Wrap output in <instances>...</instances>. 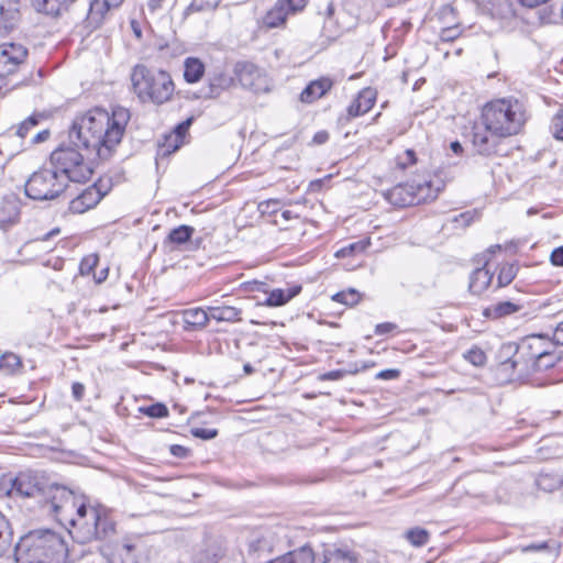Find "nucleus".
<instances>
[{
    "label": "nucleus",
    "instance_id": "nucleus-1",
    "mask_svg": "<svg viewBox=\"0 0 563 563\" xmlns=\"http://www.w3.org/2000/svg\"><path fill=\"white\" fill-rule=\"evenodd\" d=\"M130 112L126 108L115 107L112 112L95 108L77 117L69 130L70 142L106 161L121 142Z\"/></svg>",
    "mask_w": 563,
    "mask_h": 563
},
{
    "label": "nucleus",
    "instance_id": "nucleus-2",
    "mask_svg": "<svg viewBox=\"0 0 563 563\" xmlns=\"http://www.w3.org/2000/svg\"><path fill=\"white\" fill-rule=\"evenodd\" d=\"M67 556L64 538L49 529L30 531L14 548L15 563H66Z\"/></svg>",
    "mask_w": 563,
    "mask_h": 563
},
{
    "label": "nucleus",
    "instance_id": "nucleus-3",
    "mask_svg": "<svg viewBox=\"0 0 563 563\" xmlns=\"http://www.w3.org/2000/svg\"><path fill=\"white\" fill-rule=\"evenodd\" d=\"M482 121L504 137L517 135L527 121L526 108L514 98L493 100L483 108Z\"/></svg>",
    "mask_w": 563,
    "mask_h": 563
},
{
    "label": "nucleus",
    "instance_id": "nucleus-4",
    "mask_svg": "<svg viewBox=\"0 0 563 563\" xmlns=\"http://www.w3.org/2000/svg\"><path fill=\"white\" fill-rule=\"evenodd\" d=\"M131 82L134 93L142 102L159 106L169 101L175 91L174 81L167 71L142 64L133 67Z\"/></svg>",
    "mask_w": 563,
    "mask_h": 563
},
{
    "label": "nucleus",
    "instance_id": "nucleus-5",
    "mask_svg": "<svg viewBox=\"0 0 563 563\" xmlns=\"http://www.w3.org/2000/svg\"><path fill=\"white\" fill-rule=\"evenodd\" d=\"M75 528L82 543L92 540L109 541L117 534V522L100 505H81Z\"/></svg>",
    "mask_w": 563,
    "mask_h": 563
},
{
    "label": "nucleus",
    "instance_id": "nucleus-6",
    "mask_svg": "<svg viewBox=\"0 0 563 563\" xmlns=\"http://www.w3.org/2000/svg\"><path fill=\"white\" fill-rule=\"evenodd\" d=\"M84 495H77L65 486L52 484L42 499V507L53 515L60 523L77 525L78 509L81 505H89Z\"/></svg>",
    "mask_w": 563,
    "mask_h": 563
},
{
    "label": "nucleus",
    "instance_id": "nucleus-7",
    "mask_svg": "<svg viewBox=\"0 0 563 563\" xmlns=\"http://www.w3.org/2000/svg\"><path fill=\"white\" fill-rule=\"evenodd\" d=\"M51 168L59 178L67 181L82 183L90 179L92 169L85 162L82 154L73 146H59L52 152L49 157Z\"/></svg>",
    "mask_w": 563,
    "mask_h": 563
},
{
    "label": "nucleus",
    "instance_id": "nucleus-8",
    "mask_svg": "<svg viewBox=\"0 0 563 563\" xmlns=\"http://www.w3.org/2000/svg\"><path fill=\"white\" fill-rule=\"evenodd\" d=\"M66 184L51 167L34 172L25 184V195L33 200H49L64 191Z\"/></svg>",
    "mask_w": 563,
    "mask_h": 563
},
{
    "label": "nucleus",
    "instance_id": "nucleus-9",
    "mask_svg": "<svg viewBox=\"0 0 563 563\" xmlns=\"http://www.w3.org/2000/svg\"><path fill=\"white\" fill-rule=\"evenodd\" d=\"M549 344L542 335H532L522 341L521 351L525 352L523 364L536 371H545L555 365L559 357L543 349L544 344Z\"/></svg>",
    "mask_w": 563,
    "mask_h": 563
},
{
    "label": "nucleus",
    "instance_id": "nucleus-10",
    "mask_svg": "<svg viewBox=\"0 0 563 563\" xmlns=\"http://www.w3.org/2000/svg\"><path fill=\"white\" fill-rule=\"evenodd\" d=\"M146 547L139 534H125L113 542L110 563H145Z\"/></svg>",
    "mask_w": 563,
    "mask_h": 563
},
{
    "label": "nucleus",
    "instance_id": "nucleus-11",
    "mask_svg": "<svg viewBox=\"0 0 563 563\" xmlns=\"http://www.w3.org/2000/svg\"><path fill=\"white\" fill-rule=\"evenodd\" d=\"M48 486L43 476L32 471H25L20 472L11 479V488L8 493L10 496L37 498L41 504Z\"/></svg>",
    "mask_w": 563,
    "mask_h": 563
},
{
    "label": "nucleus",
    "instance_id": "nucleus-12",
    "mask_svg": "<svg viewBox=\"0 0 563 563\" xmlns=\"http://www.w3.org/2000/svg\"><path fill=\"white\" fill-rule=\"evenodd\" d=\"M234 73L241 86L254 93H266L271 90V80L265 71L252 63H238Z\"/></svg>",
    "mask_w": 563,
    "mask_h": 563
},
{
    "label": "nucleus",
    "instance_id": "nucleus-13",
    "mask_svg": "<svg viewBox=\"0 0 563 563\" xmlns=\"http://www.w3.org/2000/svg\"><path fill=\"white\" fill-rule=\"evenodd\" d=\"M503 139H505L503 135L496 134L494 131L488 129L487 124H484L483 121L474 124L472 129L473 147L483 156L497 154Z\"/></svg>",
    "mask_w": 563,
    "mask_h": 563
},
{
    "label": "nucleus",
    "instance_id": "nucleus-14",
    "mask_svg": "<svg viewBox=\"0 0 563 563\" xmlns=\"http://www.w3.org/2000/svg\"><path fill=\"white\" fill-rule=\"evenodd\" d=\"M525 352L515 342L504 343L497 353L499 369L507 374L515 372L525 373L529 371L528 364H523Z\"/></svg>",
    "mask_w": 563,
    "mask_h": 563
},
{
    "label": "nucleus",
    "instance_id": "nucleus-15",
    "mask_svg": "<svg viewBox=\"0 0 563 563\" xmlns=\"http://www.w3.org/2000/svg\"><path fill=\"white\" fill-rule=\"evenodd\" d=\"M27 49L22 44L3 43L0 45V78L14 74L24 64Z\"/></svg>",
    "mask_w": 563,
    "mask_h": 563
},
{
    "label": "nucleus",
    "instance_id": "nucleus-16",
    "mask_svg": "<svg viewBox=\"0 0 563 563\" xmlns=\"http://www.w3.org/2000/svg\"><path fill=\"white\" fill-rule=\"evenodd\" d=\"M174 324H183L185 331H199L207 327L210 311L202 308H189L174 314Z\"/></svg>",
    "mask_w": 563,
    "mask_h": 563
},
{
    "label": "nucleus",
    "instance_id": "nucleus-17",
    "mask_svg": "<svg viewBox=\"0 0 563 563\" xmlns=\"http://www.w3.org/2000/svg\"><path fill=\"white\" fill-rule=\"evenodd\" d=\"M411 185L416 205L434 200L444 188V181L438 176L422 180L412 179Z\"/></svg>",
    "mask_w": 563,
    "mask_h": 563
},
{
    "label": "nucleus",
    "instance_id": "nucleus-18",
    "mask_svg": "<svg viewBox=\"0 0 563 563\" xmlns=\"http://www.w3.org/2000/svg\"><path fill=\"white\" fill-rule=\"evenodd\" d=\"M124 0H92L90 2L89 12L87 14V23L89 26L99 27L108 12L118 9Z\"/></svg>",
    "mask_w": 563,
    "mask_h": 563
},
{
    "label": "nucleus",
    "instance_id": "nucleus-19",
    "mask_svg": "<svg viewBox=\"0 0 563 563\" xmlns=\"http://www.w3.org/2000/svg\"><path fill=\"white\" fill-rule=\"evenodd\" d=\"M247 547L250 556L261 559L272 553L275 547L274 536L268 530L253 533L249 540Z\"/></svg>",
    "mask_w": 563,
    "mask_h": 563
},
{
    "label": "nucleus",
    "instance_id": "nucleus-20",
    "mask_svg": "<svg viewBox=\"0 0 563 563\" xmlns=\"http://www.w3.org/2000/svg\"><path fill=\"white\" fill-rule=\"evenodd\" d=\"M102 196L96 185L89 186L70 201L69 210L73 213H84L96 207L102 199Z\"/></svg>",
    "mask_w": 563,
    "mask_h": 563
},
{
    "label": "nucleus",
    "instance_id": "nucleus-21",
    "mask_svg": "<svg viewBox=\"0 0 563 563\" xmlns=\"http://www.w3.org/2000/svg\"><path fill=\"white\" fill-rule=\"evenodd\" d=\"M389 203L398 208L415 206L413 187L411 180L399 184L385 194Z\"/></svg>",
    "mask_w": 563,
    "mask_h": 563
},
{
    "label": "nucleus",
    "instance_id": "nucleus-22",
    "mask_svg": "<svg viewBox=\"0 0 563 563\" xmlns=\"http://www.w3.org/2000/svg\"><path fill=\"white\" fill-rule=\"evenodd\" d=\"M376 95V90L371 87L362 89L347 108L349 117L356 118L367 113L375 104Z\"/></svg>",
    "mask_w": 563,
    "mask_h": 563
},
{
    "label": "nucleus",
    "instance_id": "nucleus-23",
    "mask_svg": "<svg viewBox=\"0 0 563 563\" xmlns=\"http://www.w3.org/2000/svg\"><path fill=\"white\" fill-rule=\"evenodd\" d=\"M333 87V80L329 77H321L310 81L300 93V101L312 103L322 98Z\"/></svg>",
    "mask_w": 563,
    "mask_h": 563
},
{
    "label": "nucleus",
    "instance_id": "nucleus-24",
    "mask_svg": "<svg viewBox=\"0 0 563 563\" xmlns=\"http://www.w3.org/2000/svg\"><path fill=\"white\" fill-rule=\"evenodd\" d=\"M224 549L216 540H210L203 543L194 553V563H218L224 555Z\"/></svg>",
    "mask_w": 563,
    "mask_h": 563
},
{
    "label": "nucleus",
    "instance_id": "nucleus-25",
    "mask_svg": "<svg viewBox=\"0 0 563 563\" xmlns=\"http://www.w3.org/2000/svg\"><path fill=\"white\" fill-rule=\"evenodd\" d=\"M20 18V0H0V31H10Z\"/></svg>",
    "mask_w": 563,
    "mask_h": 563
},
{
    "label": "nucleus",
    "instance_id": "nucleus-26",
    "mask_svg": "<svg viewBox=\"0 0 563 563\" xmlns=\"http://www.w3.org/2000/svg\"><path fill=\"white\" fill-rule=\"evenodd\" d=\"M301 291L300 285H295L292 287L282 289H273L268 292L267 297L264 301L257 302L260 306H268V307H280L286 305L289 300L296 297Z\"/></svg>",
    "mask_w": 563,
    "mask_h": 563
},
{
    "label": "nucleus",
    "instance_id": "nucleus-27",
    "mask_svg": "<svg viewBox=\"0 0 563 563\" xmlns=\"http://www.w3.org/2000/svg\"><path fill=\"white\" fill-rule=\"evenodd\" d=\"M492 279L493 273L486 266L474 269L470 276V292L476 296L482 295L490 285Z\"/></svg>",
    "mask_w": 563,
    "mask_h": 563
},
{
    "label": "nucleus",
    "instance_id": "nucleus-28",
    "mask_svg": "<svg viewBox=\"0 0 563 563\" xmlns=\"http://www.w3.org/2000/svg\"><path fill=\"white\" fill-rule=\"evenodd\" d=\"M314 553L309 545H303L299 549L290 551L276 559L269 560L266 563H313Z\"/></svg>",
    "mask_w": 563,
    "mask_h": 563
},
{
    "label": "nucleus",
    "instance_id": "nucleus-29",
    "mask_svg": "<svg viewBox=\"0 0 563 563\" xmlns=\"http://www.w3.org/2000/svg\"><path fill=\"white\" fill-rule=\"evenodd\" d=\"M521 309V305L507 300L492 303L484 309L483 314L488 319H500L514 314Z\"/></svg>",
    "mask_w": 563,
    "mask_h": 563
},
{
    "label": "nucleus",
    "instance_id": "nucleus-30",
    "mask_svg": "<svg viewBox=\"0 0 563 563\" xmlns=\"http://www.w3.org/2000/svg\"><path fill=\"white\" fill-rule=\"evenodd\" d=\"M75 0H32V4L36 11L48 15H58Z\"/></svg>",
    "mask_w": 563,
    "mask_h": 563
},
{
    "label": "nucleus",
    "instance_id": "nucleus-31",
    "mask_svg": "<svg viewBox=\"0 0 563 563\" xmlns=\"http://www.w3.org/2000/svg\"><path fill=\"white\" fill-rule=\"evenodd\" d=\"M210 318L218 322H239L241 321V310L231 307V306H222V307H209Z\"/></svg>",
    "mask_w": 563,
    "mask_h": 563
},
{
    "label": "nucleus",
    "instance_id": "nucleus-32",
    "mask_svg": "<svg viewBox=\"0 0 563 563\" xmlns=\"http://www.w3.org/2000/svg\"><path fill=\"white\" fill-rule=\"evenodd\" d=\"M288 14L289 12L284 5V2L278 0L275 5L266 13L263 21L264 24L271 29L277 27L285 23Z\"/></svg>",
    "mask_w": 563,
    "mask_h": 563
},
{
    "label": "nucleus",
    "instance_id": "nucleus-33",
    "mask_svg": "<svg viewBox=\"0 0 563 563\" xmlns=\"http://www.w3.org/2000/svg\"><path fill=\"white\" fill-rule=\"evenodd\" d=\"M194 232L195 229L186 224L174 228L165 239L164 245H183L191 239Z\"/></svg>",
    "mask_w": 563,
    "mask_h": 563
},
{
    "label": "nucleus",
    "instance_id": "nucleus-34",
    "mask_svg": "<svg viewBox=\"0 0 563 563\" xmlns=\"http://www.w3.org/2000/svg\"><path fill=\"white\" fill-rule=\"evenodd\" d=\"M205 74V65L198 58L188 57L185 60L184 78L187 82L194 84L201 79Z\"/></svg>",
    "mask_w": 563,
    "mask_h": 563
},
{
    "label": "nucleus",
    "instance_id": "nucleus-35",
    "mask_svg": "<svg viewBox=\"0 0 563 563\" xmlns=\"http://www.w3.org/2000/svg\"><path fill=\"white\" fill-rule=\"evenodd\" d=\"M220 4V0H194L183 12L184 19L196 12L207 10H216Z\"/></svg>",
    "mask_w": 563,
    "mask_h": 563
},
{
    "label": "nucleus",
    "instance_id": "nucleus-36",
    "mask_svg": "<svg viewBox=\"0 0 563 563\" xmlns=\"http://www.w3.org/2000/svg\"><path fill=\"white\" fill-rule=\"evenodd\" d=\"M406 539L412 547L420 548L429 542L430 533L423 528L416 527L406 532Z\"/></svg>",
    "mask_w": 563,
    "mask_h": 563
},
{
    "label": "nucleus",
    "instance_id": "nucleus-37",
    "mask_svg": "<svg viewBox=\"0 0 563 563\" xmlns=\"http://www.w3.org/2000/svg\"><path fill=\"white\" fill-rule=\"evenodd\" d=\"M42 119H44L43 114L33 113L15 128V135L21 139H25L30 134V131L38 125Z\"/></svg>",
    "mask_w": 563,
    "mask_h": 563
},
{
    "label": "nucleus",
    "instance_id": "nucleus-38",
    "mask_svg": "<svg viewBox=\"0 0 563 563\" xmlns=\"http://www.w3.org/2000/svg\"><path fill=\"white\" fill-rule=\"evenodd\" d=\"M518 273V267L515 264H504L500 266L497 283L498 287H505L509 285Z\"/></svg>",
    "mask_w": 563,
    "mask_h": 563
},
{
    "label": "nucleus",
    "instance_id": "nucleus-39",
    "mask_svg": "<svg viewBox=\"0 0 563 563\" xmlns=\"http://www.w3.org/2000/svg\"><path fill=\"white\" fill-rule=\"evenodd\" d=\"M361 299V295L354 288L342 290L332 296V300L345 306H354Z\"/></svg>",
    "mask_w": 563,
    "mask_h": 563
},
{
    "label": "nucleus",
    "instance_id": "nucleus-40",
    "mask_svg": "<svg viewBox=\"0 0 563 563\" xmlns=\"http://www.w3.org/2000/svg\"><path fill=\"white\" fill-rule=\"evenodd\" d=\"M371 245V242L368 239L360 240L357 242L351 243L339 251H336L335 256L336 257H346L356 253L364 252L368 246Z\"/></svg>",
    "mask_w": 563,
    "mask_h": 563
},
{
    "label": "nucleus",
    "instance_id": "nucleus-41",
    "mask_svg": "<svg viewBox=\"0 0 563 563\" xmlns=\"http://www.w3.org/2000/svg\"><path fill=\"white\" fill-rule=\"evenodd\" d=\"M183 141L178 140L177 136L167 135L165 136V141L163 144L158 147V155L161 156H167L172 153L179 150V147L183 145Z\"/></svg>",
    "mask_w": 563,
    "mask_h": 563
},
{
    "label": "nucleus",
    "instance_id": "nucleus-42",
    "mask_svg": "<svg viewBox=\"0 0 563 563\" xmlns=\"http://www.w3.org/2000/svg\"><path fill=\"white\" fill-rule=\"evenodd\" d=\"M21 366V358L14 353H4L0 357V368L7 369L9 373L15 372Z\"/></svg>",
    "mask_w": 563,
    "mask_h": 563
},
{
    "label": "nucleus",
    "instance_id": "nucleus-43",
    "mask_svg": "<svg viewBox=\"0 0 563 563\" xmlns=\"http://www.w3.org/2000/svg\"><path fill=\"white\" fill-rule=\"evenodd\" d=\"M464 358L474 366H483L487 361L485 352L478 346H473L465 352Z\"/></svg>",
    "mask_w": 563,
    "mask_h": 563
},
{
    "label": "nucleus",
    "instance_id": "nucleus-44",
    "mask_svg": "<svg viewBox=\"0 0 563 563\" xmlns=\"http://www.w3.org/2000/svg\"><path fill=\"white\" fill-rule=\"evenodd\" d=\"M140 412L151 418H165L168 416L167 407L162 402H156L147 407H140Z\"/></svg>",
    "mask_w": 563,
    "mask_h": 563
},
{
    "label": "nucleus",
    "instance_id": "nucleus-45",
    "mask_svg": "<svg viewBox=\"0 0 563 563\" xmlns=\"http://www.w3.org/2000/svg\"><path fill=\"white\" fill-rule=\"evenodd\" d=\"M551 130L555 139L563 141V108L552 119Z\"/></svg>",
    "mask_w": 563,
    "mask_h": 563
},
{
    "label": "nucleus",
    "instance_id": "nucleus-46",
    "mask_svg": "<svg viewBox=\"0 0 563 563\" xmlns=\"http://www.w3.org/2000/svg\"><path fill=\"white\" fill-rule=\"evenodd\" d=\"M461 33H462V31L459 26L444 27L441 30V33L439 36L440 42L441 43L453 42L461 35Z\"/></svg>",
    "mask_w": 563,
    "mask_h": 563
},
{
    "label": "nucleus",
    "instance_id": "nucleus-47",
    "mask_svg": "<svg viewBox=\"0 0 563 563\" xmlns=\"http://www.w3.org/2000/svg\"><path fill=\"white\" fill-rule=\"evenodd\" d=\"M191 434L195 438L202 440H211L218 435L217 429L195 428L191 430Z\"/></svg>",
    "mask_w": 563,
    "mask_h": 563
},
{
    "label": "nucleus",
    "instance_id": "nucleus-48",
    "mask_svg": "<svg viewBox=\"0 0 563 563\" xmlns=\"http://www.w3.org/2000/svg\"><path fill=\"white\" fill-rule=\"evenodd\" d=\"M192 119L189 118L179 124L176 125L174 132L170 134L172 136H177L178 140H181L184 142L185 135L191 125Z\"/></svg>",
    "mask_w": 563,
    "mask_h": 563
},
{
    "label": "nucleus",
    "instance_id": "nucleus-49",
    "mask_svg": "<svg viewBox=\"0 0 563 563\" xmlns=\"http://www.w3.org/2000/svg\"><path fill=\"white\" fill-rule=\"evenodd\" d=\"M12 542V532L0 530V556L10 549Z\"/></svg>",
    "mask_w": 563,
    "mask_h": 563
},
{
    "label": "nucleus",
    "instance_id": "nucleus-50",
    "mask_svg": "<svg viewBox=\"0 0 563 563\" xmlns=\"http://www.w3.org/2000/svg\"><path fill=\"white\" fill-rule=\"evenodd\" d=\"M284 2V5L288 10L289 13H296L298 11H301L306 4L307 0H280Z\"/></svg>",
    "mask_w": 563,
    "mask_h": 563
},
{
    "label": "nucleus",
    "instance_id": "nucleus-51",
    "mask_svg": "<svg viewBox=\"0 0 563 563\" xmlns=\"http://www.w3.org/2000/svg\"><path fill=\"white\" fill-rule=\"evenodd\" d=\"M400 371L396 368L383 369L376 374L377 379L391 380L398 378Z\"/></svg>",
    "mask_w": 563,
    "mask_h": 563
},
{
    "label": "nucleus",
    "instance_id": "nucleus-52",
    "mask_svg": "<svg viewBox=\"0 0 563 563\" xmlns=\"http://www.w3.org/2000/svg\"><path fill=\"white\" fill-rule=\"evenodd\" d=\"M551 478L548 474H542L539 476V478L537 479V484L540 488L544 489V490H552L556 487V485L560 483V481H556L555 484H551L550 483Z\"/></svg>",
    "mask_w": 563,
    "mask_h": 563
},
{
    "label": "nucleus",
    "instance_id": "nucleus-53",
    "mask_svg": "<svg viewBox=\"0 0 563 563\" xmlns=\"http://www.w3.org/2000/svg\"><path fill=\"white\" fill-rule=\"evenodd\" d=\"M550 261L554 266H563V246L556 247L552 251Z\"/></svg>",
    "mask_w": 563,
    "mask_h": 563
},
{
    "label": "nucleus",
    "instance_id": "nucleus-54",
    "mask_svg": "<svg viewBox=\"0 0 563 563\" xmlns=\"http://www.w3.org/2000/svg\"><path fill=\"white\" fill-rule=\"evenodd\" d=\"M396 328H397V325L395 323H391V322L378 323L375 327V334L384 335V334H387V333L394 331Z\"/></svg>",
    "mask_w": 563,
    "mask_h": 563
},
{
    "label": "nucleus",
    "instance_id": "nucleus-55",
    "mask_svg": "<svg viewBox=\"0 0 563 563\" xmlns=\"http://www.w3.org/2000/svg\"><path fill=\"white\" fill-rule=\"evenodd\" d=\"M97 261L98 260L95 256L84 258L82 262L80 263L81 274H89L91 272L92 267L96 265Z\"/></svg>",
    "mask_w": 563,
    "mask_h": 563
},
{
    "label": "nucleus",
    "instance_id": "nucleus-56",
    "mask_svg": "<svg viewBox=\"0 0 563 563\" xmlns=\"http://www.w3.org/2000/svg\"><path fill=\"white\" fill-rule=\"evenodd\" d=\"M279 201L278 200H267V201H263L260 203L258 208L262 212H276L277 211V206H278Z\"/></svg>",
    "mask_w": 563,
    "mask_h": 563
},
{
    "label": "nucleus",
    "instance_id": "nucleus-57",
    "mask_svg": "<svg viewBox=\"0 0 563 563\" xmlns=\"http://www.w3.org/2000/svg\"><path fill=\"white\" fill-rule=\"evenodd\" d=\"M49 135H51L49 130L44 129V130L38 131L37 133H35V134L32 136V139H31L30 143H31V144H38V143H43V142H45V141H47V140H48Z\"/></svg>",
    "mask_w": 563,
    "mask_h": 563
},
{
    "label": "nucleus",
    "instance_id": "nucleus-58",
    "mask_svg": "<svg viewBox=\"0 0 563 563\" xmlns=\"http://www.w3.org/2000/svg\"><path fill=\"white\" fill-rule=\"evenodd\" d=\"M73 397L76 400H81L85 394V386L81 383H74L71 386Z\"/></svg>",
    "mask_w": 563,
    "mask_h": 563
},
{
    "label": "nucleus",
    "instance_id": "nucleus-59",
    "mask_svg": "<svg viewBox=\"0 0 563 563\" xmlns=\"http://www.w3.org/2000/svg\"><path fill=\"white\" fill-rule=\"evenodd\" d=\"M553 342L563 345V321L556 325L553 332Z\"/></svg>",
    "mask_w": 563,
    "mask_h": 563
},
{
    "label": "nucleus",
    "instance_id": "nucleus-60",
    "mask_svg": "<svg viewBox=\"0 0 563 563\" xmlns=\"http://www.w3.org/2000/svg\"><path fill=\"white\" fill-rule=\"evenodd\" d=\"M170 453L176 457H186L188 450L185 446L175 444L170 446Z\"/></svg>",
    "mask_w": 563,
    "mask_h": 563
},
{
    "label": "nucleus",
    "instance_id": "nucleus-61",
    "mask_svg": "<svg viewBox=\"0 0 563 563\" xmlns=\"http://www.w3.org/2000/svg\"><path fill=\"white\" fill-rule=\"evenodd\" d=\"M518 1L522 7L532 9V8H537V7L548 2L549 0H518Z\"/></svg>",
    "mask_w": 563,
    "mask_h": 563
},
{
    "label": "nucleus",
    "instance_id": "nucleus-62",
    "mask_svg": "<svg viewBox=\"0 0 563 563\" xmlns=\"http://www.w3.org/2000/svg\"><path fill=\"white\" fill-rule=\"evenodd\" d=\"M547 548H548V543L547 542H541V543H533V544L527 545V547L522 548V551L523 552L541 551V550H544Z\"/></svg>",
    "mask_w": 563,
    "mask_h": 563
},
{
    "label": "nucleus",
    "instance_id": "nucleus-63",
    "mask_svg": "<svg viewBox=\"0 0 563 563\" xmlns=\"http://www.w3.org/2000/svg\"><path fill=\"white\" fill-rule=\"evenodd\" d=\"M329 133L327 131L317 132L313 136V142L317 144H323L328 141Z\"/></svg>",
    "mask_w": 563,
    "mask_h": 563
},
{
    "label": "nucleus",
    "instance_id": "nucleus-64",
    "mask_svg": "<svg viewBox=\"0 0 563 563\" xmlns=\"http://www.w3.org/2000/svg\"><path fill=\"white\" fill-rule=\"evenodd\" d=\"M164 1L165 0H150L148 3H147L148 10L152 13H155L156 11L162 9V4H163Z\"/></svg>",
    "mask_w": 563,
    "mask_h": 563
}]
</instances>
